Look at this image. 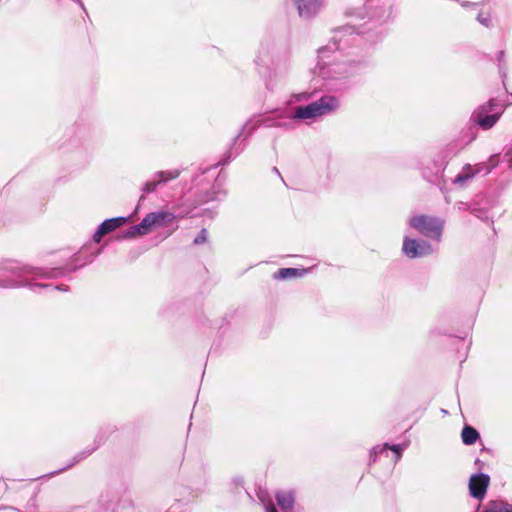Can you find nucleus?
Instances as JSON below:
<instances>
[{
  "instance_id": "1",
  "label": "nucleus",
  "mask_w": 512,
  "mask_h": 512,
  "mask_svg": "<svg viewBox=\"0 0 512 512\" xmlns=\"http://www.w3.org/2000/svg\"><path fill=\"white\" fill-rule=\"evenodd\" d=\"M353 71L352 63L343 59L337 44L332 42L318 49L317 62L311 72L327 91L343 92L349 88Z\"/></svg>"
},
{
  "instance_id": "2",
  "label": "nucleus",
  "mask_w": 512,
  "mask_h": 512,
  "mask_svg": "<svg viewBox=\"0 0 512 512\" xmlns=\"http://www.w3.org/2000/svg\"><path fill=\"white\" fill-rule=\"evenodd\" d=\"M341 108V99L337 95L325 94L307 105L295 108L291 116L293 120L315 121L327 115L336 113Z\"/></svg>"
},
{
  "instance_id": "3",
  "label": "nucleus",
  "mask_w": 512,
  "mask_h": 512,
  "mask_svg": "<svg viewBox=\"0 0 512 512\" xmlns=\"http://www.w3.org/2000/svg\"><path fill=\"white\" fill-rule=\"evenodd\" d=\"M11 273L13 278L0 279V287L2 288H14L20 286H31L33 288H50L49 285H38L33 284L31 281L37 277H55L56 273L47 272L41 268H35L31 266H12L7 269Z\"/></svg>"
},
{
  "instance_id": "4",
  "label": "nucleus",
  "mask_w": 512,
  "mask_h": 512,
  "mask_svg": "<svg viewBox=\"0 0 512 512\" xmlns=\"http://www.w3.org/2000/svg\"><path fill=\"white\" fill-rule=\"evenodd\" d=\"M291 68L290 58L287 55H276L271 59V67L263 75L265 86L268 90H275L282 84Z\"/></svg>"
},
{
  "instance_id": "5",
  "label": "nucleus",
  "mask_w": 512,
  "mask_h": 512,
  "mask_svg": "<svg viewBox=\"0 0 512 512\" xmlns=\"http://www.w3.org/2000/svg\"><path fill=\"white\" fill-rule=\"evenodd\" d=\"M409 225L419 233L437 242L441 241L444 221L427 215H418L409 219Z\"/></svg>"
},
{
  "instance_id": "6",
  "label": "nucleus",
  "mask_w": 512,
  "mask_h": 512,
  "mask_svg": "<svg viewBox=\"0 0 512 512\" xmlns=\"http://www.w3.org/2000/svg\"><path fill=\"white\" fill-rule=\"evenodd\" d=\"M402 251L407 257L413 259L430 255L434 250L432 246L425 240H414L405 237Z\"/></svg>"
},
{
  "instance_id": "7",
  "label": "nucleus",
  "mask_w": 512,
  "mask_h": 512,
  "mask_svg": "<svg viewBox=\"0 0 512 512\" xmlns=\"http://www.w3.org/2000/svg\"><path fill=\"white\" fill-rule=\"evenodd\" d=\"M298 15L302 19H312L318 15L324 6V0H292Z\"/></svg>"
},
{
  "instance_id": "8",
  "label": "nucleus",
  "mask_w": 512,
  "mask_h": 512,
  "mask_svg": "<svg viewBox=\"0 0 512 512\" xmlns=\"http://www.w3.org/2000/svg\"><path fill=\"white\" fill-rule=\"evenodd\" d=\"M174 218L175 216L171 212L159 211L147 214L142 220L150 232L154 228L163 227L167 224H170Z\"/></svg>"
},
{
  "instance_id": "9",
  "label": "nucleus",
  "mask_w": 512,
  "mask_h": 512,
  "mask_svg": "<svg viewBox=\"0 0 512 512\" xmlns=\"http://www.w3.org/2000/svg\"><path fill=\"white\" fill-rule=\"evenodd\" d=\"M490 477L487 474H474L469 480V491L472 497L483 499L489 486Z\"/></svg>"
},
{
  "instance_id": "10",
  "label": "nucleus",
  "mask_w": 512,
  "mask_h": 512,
  "mask_svg": "<svg viewBox=\"0 0 512 512\" xmlns=\"http://www.w3.org/2000/svg\"><path fill=\"white\" fill-rule=\"evenodd\" d=\"M125 222H126L125 217H115V218L106 219L97 228L96 232L93 235V240L97 243L100 242L101 238L104 235L114 231L118 227L125 224Z\"/></svg>"
},
{
  "instance_id": "11",
  "label": "nucleus",
  "mask_w": 512,
  "mask_h": 512,
  "mask_svg": "<svg viewBox=\"0 0 512 512\" xmlns=\"http://www.w3.org/2000/svg\"><path fill=\"white\" fill-rule=\"evenodd\" d=\"M275 499L282 512H292L296 493L294 490H279L275 493Z\"/></svg>"
},
{
  "instance_id": "12",
  "label": "nucleus",
  "mask_w": 512,
  "mask_h": 512,
  "mask_svg": "<svg viewBox=\"0 0 512 512\" xmlns=\"http://www.w3.org/2000/svg\"><path fill=\"white\" fill-rule=\"evenodd\" d=\"M502 113H503V108H502V106H500L495 111H493L490 115H487L485 117H479L478 120H475L473 122L475 124H477L483 130H489L497 123V121L500 119Z\"/></svg>"
},
{
  "instance_id": "13",
  "label": "nucleus",
  "mask_w": 512,
  "mask_h": 512,
  "mask_svg": "<svg viewBox=\"0 0 512 512\" xmlns=\"http://www.w3.org/2000/svg\"><path fill=\"white\" fill-rule=\"evenodd\" d=\"M500 106V103L496 99H490L487 103L480 105L473 111L471 115V120L475 121L478 120L479 117H485L487 115H490Z\"/></svg>"
},
{
  "instance_id": "14",
  "label": "nucleus",
  "mask_w": 512,
  "mask_h": 512,
  "mask_svg": "<svg viewBox=\"0 0 512 512\" xmlns=\"http://www.w3.org/2000/svg\"><path fill=\"white\" fill-rule=\"evenodd\" d=\"M481 173L480 169H474L470 164H466L462 170L455 176L453 183L464 186L467 181L471 180L474 176Z\"/></svg>"
},
{
  "instance_id": "15",
  "label": "nucleus",
  "mask_w": 512,
  "mask_h": 512,
  "mask_svg": "<svg viewBox=\"0 0 512 512\" xmlns=\"http://www.w3.org/2000/svg\"><path fill=\"white\" fill-rule=\"evenodd\" d=\"M307 272L308 269L282 268L275 273L274 277L276 279L303 277Z\"/></svg>"
},
{
  "instance_id": "16",
  "label": "nucleus",
  "mask_w": 512,
  "mask_h": 512,
  "mask_svg": "<svg viewBox=\"0 0 512 512\" xmlns=\"http://www.w3.org/2000/svg\"><path fill=\"white\" fill-rule=\"evenodd\" d=\"M148 233H149V231H148L147 227L144 225V222L142 220L139 224L128 228L123 233L122 238L123 239H131V238H136L138 236L146 235Z\"/></svg>"
},
{
  "instance_id": "17",
  "label": "nucleus",
  "mask_w": 512,
  "mask_h": 512,
  "mask_svg": "<svg viewBox=\"0 0 512 512\" xmlns=\"http://www.w3.org/2000/svg\"><path fill=\"white\" fill-rule=\"evenodd\" d=\"M480 437V434L478 431L471 427V426H465L462 429L461 438L465 445H473Z\"/></svg>"
},
{
  "instance_id": "18",
  "label": "nucleus",
  "mask_w": 512,
  "mask_h": 512,
  "mask_svg": "<svg viewBox=\"0 0 512 512\" xmlns=\"http://www.w3.org/2000/svg\"><path fill=\"white\" fill-rule=\"evenodd\" d=\"M180 173L181 172L179 169H172L167 171H159L155 173V175L161 184H165L171 180L178 178L180 176Z\"/></svg>"
},
{
  "instance_id": "19",
  "label": "nucleus",
  "mask_w": 512,
  "mask_h": 512,
  "mask_svg": "<svg viewBox=\"0 0 512 512\" xmlns=\"http://www.w3.org/2000/svg\"><path fill=\"white\" fill-rule=\"evenodd\" d=\"M259 126L258 120H249L247 121L243 127L241 128L239 134L236 136V138H239L241 136H249L257 127Z\"/></svg>"
},
{
  "instance_id": "20",
  "label": "nucleus",
  "mask_w": 512,
  "mask_h": 512,
  "mask_svg": "<svg viewBox=\"0 0 512 512\" xmlns=\"http://www.w3.org/2000/svg\"><path fill=\"white\" fill-rule=\"evenodd\" d=\"M313 97V92H300L295 93L290 96V99L288 101L289 104L297 103V102H307Z\"/></svg>"
},
{
  "instance_id": "21",
  "label": "nucleus",
  "mask_w": 512,
  "mask_h": 512,
  "mask_svg": "<svg viewBox=\"0 0 512 512\" xmlns=\"http://www.w3.org/2000/svg\"><path fill=\"white\" fill-rule=\"evenodd\" d=\"M159 185H161V183L159 182L158 178H156V175L154 174L150 180H148L147 182H145L143 184L142 191H143V193H152L157 189V187Z\"/></svg>"
},
{
  "instance_id": "22",
  "label": "nucleus",
  "mask_w": 512,
  "mask_h": 512,
  "mask_svg": "<svg viewBox=\"0 0 512 512\" xmlns=\"http://www.w3.org/2000/svg\"><path fill=\"white\" fill-rule=\"evenodd\" d=\"M483 512H512V506H509L507 504L493 503L490 507L485 509Z\"/></svg>"
},
{
  "instance_id": "23",
  "label": "nucleus",
  "mask_w": 512,
  "mask_h": 512,
  "mask_svg": "<svg viewBox=\"0 0 512 512\" xmlns=\"http://www.w3.org/2000/svg\"><path fill=\"white\" fill-rule=\"evenodd\" d=\"M387 450H388V444L377 445V446L373 447V449L371 450V453H370V457H371L372 461H376V458L378 455H380L384 452L387 453Z\"/></svg>"
},
{
  "instance_id": "24",
  "label": "nucleus",
  "mask_w": 512,
  "mask_h": 512,
  "mask_svg": "<svg viewBox=\"0 0 512 512\" xmlns=\"http://www.w3.org/2000/svg\"><path fill=\"white\" fill-rule=\"evenodd\" d=\"M405 448H406V445H400V444H396V445H392V446L388 445V449L392 450L395 453V463L400 460L402 452L405 450Z\"/></svg>"
},
{
  "instance_id": "25",
  "label": "nucleus",
  "mask_w": 512,
  "mask_h": 512,
  "mask_svg": "<svg viewBox=\"0 0 512 512\" xmlns=\"http://www.w3.org/2000/svg\"><path fill=\"white\" fill-rule=\"evenodd\" d=\"M498 162H499L498 155H492L489 158L488 162H486V164H488V167L486 168V174L490 173L491 170L498 165Z\"/></svg>"
},
{
  "instance_id": "26",
  "label": "nucleus",
  "mask_w": 512,
  "mask_h": 512,
  "mask_svg": "<svg viewBox=\"0 0 512 512\" xmlns=\"http://www.w3.org/2000/svg\"><path fill=\"white\" fill-rule=\"evenodd\" d=\"M207 241V231L206 229H202L199 234L194 239V244L199 245L203 244Z\"/></svg>"
},
{
  "instance_id": "27",
  "label": "nucleus",
  "mask_w": 512,
  "mask_h": 512,
  "mask_svg": "<svg viewBox=\"0 0 512 512\" xmlns=\"http://www.w3.org/2000/svg\"><path fill=\"white\" fill-rule=\"evenodd\" d=\"M477 20L484 26L489 27L490 26V18L488 16L484 17L482 14H479L477 17Z\"/></svg>"
},
{
  "instance_id": "28",
  "label": "nucleus",
  "mask_w": 512,
  "mask_h": 512,
  "mask_svg": "<svg viewBox=\"0 0 512 512\" xmlns=\"http://www.w3.org/2000/svg\"><path fill=\"white\" fill-rule=\"evenodd\" d=\"M473 167H474V169H480L481 172H484L486 174V168L488 167V164H486V163H479V164H477V165H475Z\"/></svg>"
},
{
  "instance_id": "29",
  "label": "nucleus",
  "mask_w": 512,
  "mask_h": 512,
  "mask_svg": "<svg viewBox=\"0 0 512 512\" xmlns=\"http://www.w3.org/2000/svg\"><path fill=\"white\" fill-rule=\"evenodd\" d=\"M266 512H278L273 503L266 505Z\"/></svg>"
},
{
  "instance_id": "30",
  "label": "nucleus",
  "mask_w": 512,
  "mask_h": 512,
  "mask_svg": "<svg viewBox=\"0 0 512 512\" xmlns=\"http://www.w3.org/2000/svg\"><path fill=\"white\" fill-rule=\"evenodd\" d=\"M255 62H256V64H257L258 66H260V65H263L265 61H264V59H263L262 55L260 54V55H258V56H257V58H256Z\"/></svg>"
},
{
  "instance_id": "31",
  "label": "nucleus",
  "mask_w": 512,
  "mask_h": 512,
  "mask_svg": "<svg viewBox=\"0 0 512 512\" xmlns=\"http://www.w3.org/2000/svg\"><path fill=\"white\" fill-rule=\"evenodd\" d=\"M267 126H270V127H272V126H275V127H283V126H284V124H282V123H280V122H271V123H270V122L267 120Z\"/></svg>"
},
{
  "instance_id": "32",
  "label": "nucleus",
  "mask_w": 512,
  "mask_h": 512,
  "mask_svg": "<svg viewBox=\"0 0 512 512\" xmlns=\"http://www.w3.org/2000/svg\"><path fill=\"white\" fill-rule=\"evenodd\" d=\"M84 457H85V455H83V454L76 456L74 462L72 464H70L69 467L73 466L75 463L79 462Z\"/></svg>"
},
{
  "instance_id": "33",
  "label": "nucleus",
  "mask_w": 512,
  "mask_h": 512,
  "mask_svg": "<svg viewBox=\"0 0 512 512\" xmlns=\"http://www.w3.org/2000/svg\"><path fill=\"white\" fill-rule=\"evenodd\" d=\"M504 57V52L503 51H500L498 52V60L501 61Z\"/></svg>"
},
{
  "instance_id": "34",
  "label": "nucleus",
  "mask_w": 512,
  "mask_h": 512,
  "mask_svg": "<svg viewBox=\"0 0 512 512\" xmlns=\"http://www.w3.org/2000/svg\"><path fill=\"white\" fill-rule=\"evenodd\" d=\"M461 5L463 7H470L472 5V3H470V2H461Z\"/></svg>"
},
{
  "instance_id": "35",
  "label": "nucleus",
  "mask_w": 512,
  "mask_h": 512,
  "mask_svg": "<svg viewBox=\"0 0 512 512\" xmlns=\"http://www.w3.org/2000/svg\"><path fill=\"white\" fill-rule=\"evenodd\" d=\"M508 166H509V168L512 169V156L510 157V159L508 161Z\"/></svg>"
},
{
  "instance_id": "36",
  "label": "nucleus",
  "mask_w": 512,
  "mask_h": 512,
  "mask_svg": "<svg viewBox=\"0 0 512 512\" xmlns=\"http://www.w3.org/2000/svg\"><path fill=\"white\" fill-rule=\"evenodd\" d=\"M53 289L54 290H60L61 288H60V286H55Z\"/></svg>"
}]
</instances>
